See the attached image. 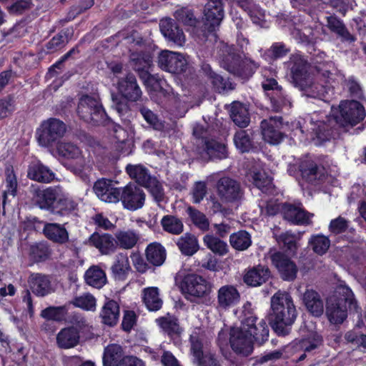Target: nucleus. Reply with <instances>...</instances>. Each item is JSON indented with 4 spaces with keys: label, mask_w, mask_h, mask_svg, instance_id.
<instances>
[{
    "label": "nucleus",
    "mask_w": 366,
    "mask_h": 366,
    "mask_svg": "<svg viewBox=\"0 0 366 366\" xmlns=\"http://www.w3.org/2000/svg\"><path fill=\"white\" fill-rule=\"evenodd\" d=\"M332 119L327 122L319 121L314 125L312 130L317 139L322 142L330 140L334 136V126L338 124L342 127L357 125L362 122L366 112L363 105L356 100L341 101L338 107H332L331 110Z\"/></svg>",
    "instance_id": "1"
},
{
    "label": "nucleus",
    "mask_w": 366,
    "mask_h": 366,
    "mask_svg": "<svg viewBox=\"0 0 366 366\" xmlns=\"http://www.w3.org/2000/svg\"><path fill=\"white\" fill-rule=\"evenodd\" d=\"M270 324L274 331L285 337L297 317V310L292 297L286 292H277L271 298Z\"/></svg>",
    "instance_id": "2"
},
{
    "label": "nucleus",
    "mask_w": 366,
    "mask_h": 366,
    "mask_svg": "<svg viewBox=\"0 0 366 366\" xmlns=\"http://www.w3.org/2000/svg\"><path fill=\"white\" fill-rule=\"evenodd\" d=\"M291 78L295 86L307 97L322 99L327 93V88L313 81L308 72V63L300 55H292L289 61Z\"/></svg>",
    "instance_id": "3"
},
{
    "label": "nucleus",
    "mask_w": 366,
    "mask_h": 366,
    "mask_svg": "<svg viewBox=\"0 0 366 366\" xmlns=\"http://www.w3.org/2000/svg\"><path fill=\"white\" fill-rule=\"evenodd\" d=\"M347 305L350 310L356 308L354 294L347 286L339 285L326 303V315L332 324L339 325L344 322L347 316Z\"/></svg>",
    "instance_id": "4"
},
{
    "label": "nucleus",
    "mask_w": 366,
    "mask_h": 366,
    "mask_svg": "<svg viewBox=\"0 0 366 366\" xmlns=\"http://www.w3.org/2000/svg\"><path fill=\"white\" fill-rule=\"evenodd\" d=\"M219 58L222 68L244 79L251 76L259 67V64L251 59L242 60L239 51L233 46L223 45Z\"/></svg>",
    "instance_id": "5"
},
{
    "label": "nucleus",
    "mask_w": 366,
    "mask_h": 366,
    "mask_svg": "<svg viewBox=\"0 0 366 366\" xmlns=\"http://www.w3.org/2000/svg\"><path fill=\"white\" fill-rule=\"evenodd\" d=\"M77 113L84 121L94 125H104L109 121L99 100L89 95L79 99Z\"/></svg>",
    "instance_id": "6"
},
{
    "label": "nucleus",
    "mask_w": 366,
    "mask_h": 366,
    "mask_svg": "<svg viewBox=\"0 0 366 366\" xmlns=\"http://www.w3.org/2000/svg\"><path fill=\"white\" fill-rule=\"evenodd\" d=\"M126 171L132 179L149 190L155 201L163 200L164 193L161 183L149 174L145 167L141 164H128Z\"/></svg>",
    "instance_id": "7"
},
{
    "label": "nucleus",
    "mask_w": 366,
    "mask_h": 366,
    "mask_svg": "<svg viewBox=\"0 0 366 366\" xmlns=\"http://www.w3.org/2000/svg\"><path fill=\"white\" fill-rule=\"evenodd\" d=\"M66 132V124L56 118H49L44 121L37 130V140L40 146L51 147L61 139Z\"/></svg>",
    "instance_id": "8"
},
{
    "label": "nucleus",
    "mask_w": 366,
    "mask_h": 366,
    "mask_svg": "<svg viewBox=\"0 0 366 366\" xmlns=\"http://www.w3.org/2000/svg\"><path fill=\"white\" fill-rule=\"evenodd\" d=\"M220 200L225 203H237L244 198V189L241 184L229 177L220 178L216 185Z\"/></svg>",
    "instance_id": "9"
},
{
    "label": "nucleus",
    "mask_w": 366,
    "mask_h": 366,
    "mask_svg": "<svg viewBox=\"0 0 366 366\" xmlns=\"http://www.w3.org/2000/svg\"><path fill=\"white\" fill-rule=\"evenodd\" d=\"M56 151L58 154L64 158L76 160V164L71 167L72 172L82 177L84 180L87 179L84 169H89V165H88L86 159L81 156V152L76 145L71 142H59Z\"/></svg>",
    "instance_id": "10"
},
{
    "label": "nucleus",
    "mask_w": 366,
    "mask_h": 366,
    "mask_svg": "<svg viewBox=\"0 0 366 366\" xmlns=\"http://www.w3.org/2000/svg\"><path fill=\"white\" fill-rule=\"evenodd\" d=\"M33 203L41 209L51 210L54 203L61 194V187L59 186L49 187L43 189L36 184L30 187Z\"/></svg>",
    "instance_id": "11"
},
{
    "label": "nucleus",
    "mask_w": 366,
    "mask_h": 366,
    "mask_svg": "<svg viewBox=\"0 0 366 366\" xmlns=\"http://www.w3.org/2000/svg\"><path fill=\"white\" fill-rule=\"evenodd\" d=\"M268 257L283 280L290 282L296 279L298 267L287 255L282 252L271 249L268 252Z\"/></svg>",
    "instance_id": "12"
},
{
    "label": "nucleus",
    "mask_w": 366,
    "mask_h": 366,
    "mask_svg": "<svg viewBox=\"0 0 366 366\" xmlns=\"http://www.w3.org/2000/svg\"><path fill=\"white\" fill-rule=\"evenodd\" d=\"M229 342L233 351L243 356H249L253 351V340L243 323L241 327H232Z\"/></svg>",
    "instance_id": "13"
},
{
    "label": "nucleus",
    "mask_w": 366,
    "mask_h": 366,
    "mask_svg": "<svg viewBox=\"0 0 366 366\" xmlns=\"http://www.w3.org/2000/svg\"><path fill=\"white\" fill-rule=\"evenodd\" d=\"M182 292L196 297H202L211 292L212 284L196 274L186 275L181 284Z\"/></svg>",
    "instance_id": "14"
},
{
    "label": "nucleus",
    "mask_w": 366,
    "mask_h": 366,
    "mask_svg": "<svg viewBox=\"0 0 366 366\" xmlns=\"http://www.w3.org/2000/svg\"><path fill=\"white\" fill-rule=\"evenodd\" d=\"M159 66L172 74H181L185 71L187 61L185 57L177 52L163 51L158 56Z\"/></svg>",
    "instance_id": "15"
},
{
    "label": "nucleus",
    "mask_w": 366,
    "mask_h": 366,
    "mask_svg": "<svg viewBox=\"0 0 366 366\" xmlns=\"http://www.w3.org/2000/svg\"><path fill=\"white\" fill-rule=\"evenodd\" d=\"M121 201L126 209L137 210L143 207L145 194L138 186L129 184L122 189Z\"/></svg>",
    "instance_id": "16"
},
{
    "label": "nucleus",
    "mask_w": 366,
    "mask_h": 366,
    "mask_svg": "<svg viewBox=\"0 0 366 366\" xmlns=\"http://www.w3.org/2000/svg\"><path fill=\"white\" fill-rule=\"evenodd\" d=\"M204 29L210 33L219 26L224 17L222 0H209L204 7Z\"/></svg>",
    "instance_id": "17"
},
{
    "label": "nucleus",
    "mask_w": 366,
    "mask_h": 366,
    "mask_svg": "<svg viewBox=\"0 0 366 366\" xmlns=\"http://www.w3.org/2000/svg\"><path fill=\"white\" fill-rule=\"evenodd\" d=\"M282 117H274L264 119L261 122L262 134L264 139L269 144H276L282 139Z\"/></svg>",
    "instance_id": "18"
},
{
    "label": "nucleus",
    "mask_w": 366,
    "mask_h": 366,
    "mask_svg": "<svg viewBox=\"0 0 366 366\" xmlns=\"http://www.w3.org/2000/svg\"><path fill=\"white\" fill-rule=\"evenodd\" d=\"M118 89L122 95L130 102L139 101L142 95L135 76L131 73H128L125 77L118 81Z\"/></svg>",
    "instance_id": "19"
},
{
    "label": "nucleus",
    "mask_w": 366,
    "mask_h": 366,
    "mask_svg": "<svg viewBox=\"0 0 366 366\" xmlns=\"http://www.w3.org/2000/svg\"><path fill=\"white\" fill-rule=\"evenodd\" d=\"M88 244L97 249L102 255H109L117 250L114 237L109 233L94 232L89 237Z\"/></svg>",
    "instance_id": "20"
},
{
    "label": "nucleus",
    "mask_w": 366,
    "mask_h": 366,
    "mask_svg": "<svg viewBox=\"0 0 366 366\" xmlns=\"http://www.w3.org/2000/svg\"><path fill=\"white\" fill-rule=\"evenodd\" d=\"M257 317L250 315L243 320L244 328L247 329L252 340L254 339L259 345L263 344L268 340L269 329L264 320H262L257 325Z\"/></svg>",
    "instance_id": "21"
},
{
    "label": "nucleus",
    "mask_w": 366,
    "mask_h": 366,
    "mask_svg": "<svg viewBox=\"0 0 366 366\" xmlns=\"http://www.w3.org/2000/svg\"><path fill=\"white\" fill-rule=\"evenodd\" d=\"M240 300L238 290L232 285H224L217 291V308L226 310L235 306Z\"/></svg>",
    "instance_id": "22"
},
{
    "label": "nucleus",
    "mask_w": 366,
    "mask_h": 366,
    "mask_svg": "<svg viewBox=\"0 0 366 366\" xmlns=\"http://www.w3.org/2000/svg\"><path fill=\"white\" fill-rule=\"evenodd\" d=\"M282 212L285 219L297 225L310 224V219L313 216L302 208L290 204H283Z\"/></svg>",
    "instance_id": "23"
},
{
    "label": "nucleus",
    "mask_w": 366,
    "mask_h": 366,
    "mask_svg": "<svg viewBox=\"0 0 366 366\" xmlns=\"http://www.w3.org/2000/svg\"><path fill=\"white\" fill-rule=\"evenodd\" d=\"M29 282L33 293L39 297H44L54 292L49 276L40 273L31 274Z\"/></svg>",
    "instance_id": "24"
},
{
    "label": "nucleus",
    "mask_w": 366,
    "mask_h": 366,
    "mask_svg": "<svg viewBox=\"0 0 366 366\" xmlns=\"http://www.w3.org/2000/svg\"><path fill=\"white\" fill-rule=\"evenodd\" d=\"M300 171L302 177L310 183L322 180L325 177V169L323 167L317 165L312 159H305L300 164Z\"/></svg>",
    "instance_id": "25"
},
{
    "label": "nucleus",
    "mask_w": 366,
    "mask_h": 366,
    "mask_svg": "<svg viewBox=\"0 0 366 366\" xmlns=\"http://www.w3.org/2000/svg\"><path fill=\"white\" fill-rule=\"evenodd\" d=\"M112 274L116 281H125L132 271L129 257L127 254L118 253L111 267Z\"/></svg>",
    "instance_id": "26"
},
{
    "label": "nucleus",
    "mask_w": 366,
    "mask_h": 366,
    "mask_svg": "<svg viewBox=\"0 0 366 366\" xmlns=\"http://www.w3.org/2000/svg\"><path fill=\"white\" fill-rule=\"evenodd\" d=\"M326 26L332 33L340 38L342 42L351 44L356 41L355 35L349 31L344 22L337 16L334 15L327 16Z\"/></svg>",
    "instance_id": "27"
},
{
    "label": "nucleus",
    "mask_w": 366,
    "mask_h": 366,
    "mask_svg": "<svg viewBox=\"0 0 366 366\" xmlns=\"http://www.w3.org/2000/svg\"><path fill=\"white\" fill-rule=\"evenodd\" d=\"M159 26L162 34L169 41H173L178 46L184 44L185 36L182 30L170 19L161 20Z\"/></svg>",
    "instance_id": "28"
},
{
    "label": "nucleus",
    "mask_w": 366,
    "mask_h": 366,
    "mask_svg": "<svg viewBox=\"0 0 366 366\" xmlns=\"http://www.w3.org/2000/svg\"><path fill=\"white\" fill-rule=\"evenodd\" d=\"M42 232L48 239L56 244H63L69 241V232L63 224L46 222Z\"/></svg>",
    "instance_id": "29"
},
{
    "label": "nucleus",
    "mask_w": 366,
    "mask_h": 366,
    "mask_svg": "<svg viewBox=\"0 0 366 366\" xmlns=\"http://www.w3.org/2000/svg\"><path fill=\"white\" fill-rule=\"evenodd\" d=\"M29 179L40 183H50L55 178V174L41 162L32 163L27 171Z\"/></svg>",
    "instance_id": "30"
},
{
    "label": "nucleus",
    "mask_w": 366,
    "mask_h": 366,
    "mask_svg": "<svg viewBox=\"0 0 366 366\" xmlns=\"http://www.w3.org/2000/svg\"><path fill=\"white\" fill-rule=\"evenodd\" d=\"M307 310L315 317H320L324 312V304L320 295L313 290H307L302 297Z\"/></svg>",
    "instance_id": "31"
},
{
    "label": "nucleus",
    "mask_w": 366,
    "mask_h": 366,
    "mask_svg": "<svg viewBox=\"0 0 366 366\" xmlns=\"http://www.w3.org/2000/svg\"><path fill=\"white\" fill-rule=\"evenodd\" d=\"M80 339L79 332L75 327L63 328L56 335L57 345L62 349H69L78 345Z\"/></svg>",
    "instance_id": "32"
},
{
    "label": "nucleus",
    "mask_w": 366,
    "mask_h": 366,
    "mask_svg": "<svg viewBox=\"0 0 366 366\" xmlns=\"http://www.w3.org/2000/svg\"><path fill=\"white\" fill-rule=\"evenodd\" d=\"M202 144L204 149L202 157L204 158L222 159L227 157V150L225 144L213 139H205Z\"/></svg>",
    "instance_id": "33"
},
{
    "label": "nucleus",
    "mask_w": 366,
    "mask_h": 366,
    "mask_svg": "<svg viewBox=\"0 0 366 366\" xmlns=\"http://www.w3.org/2000/svg\"><path fill=\"white\" fill-rule=\"evenodd\" d=\"M270 277L267 267L261 265L249 269L244 276V282L249 286L257 287L266 282Z\"/></svg>",
    "instance_id": "34"
},
{
    "label": "nucleus",
    "mask_w": 366,
    "mask_h": 366,
    "mask_svg": "<svg viewBox=\"0 0 366 366\" xmlns=\"http://www.w3.org/2000/svg\"><path fill=\"white\" fill-rule=\"evenodd\" d=\"M125 357L122 346L117 344L109 345L104 349V366H120Z\"/></svg>",
    "instance_id": "35"
},
{
    "label": "nucleus",
    "mask_w": 366,
    "mask_h": 366,
    "mask_svg": "<svg viewBox=\"0 0 366 366\" xmlns=\"http://www.w3.org/2000/svg\"><path fill=\"white\" fill-rule=\"evenodd\" d=\"M117 248L131 249L135 247L139 239V234L132 229L119 230L114 234Z\"/></svg>",
    "instance_id": "36"
},
{
    "label": "nucleus",
    "mask_w": 366,
    "mask_h": 366,
    "mask_svg": "<svg viewBox=\"0 0 366 366\" xmlns=\"http://www.w3.org/2000/svg\"><path fill=\"white\" fill-rule=\"evenodd\" d=\"M100 317L104 324L109 326L115 325L119 317V307L118 303L112 300L107 301L102 307Z\"/></svg>",
    "instance_id": "37"
},
{
    "label": "nucleus",
    "mask_w": 366,
    "mask_h": 366,
    "mask_svg": "<svg viewBox=\"0 0 366 366\" xmlns=\"http://www.w3.org/2000/svg\"><path fill=\"white\" fill-rule=\"evenodd\" d=\"M203 70L214 89L219 93L233 90L234 89V86L230 81L212 71L209 65L204 66Z\"/></svg>",
    "instance_id": "38"
},
{
    "label": "nucleus",
    "mask_w": 366,
    "mask_h": 366,
    "mask_svg": "<svg viewBox=\"0 0 366 366\" xmlns=\"http://www.w3.org/2000/svg\"><path fill=\"white\" fill-rule=\"evenodd\" d=\"M230 117L239 127H246L250 121L248 109L240 102H233L230 109Z\"/></svg>",
    "instance_id": "39"
},
{
    "label": "nucleus",
    "mask_w": 366,
    "mask_h": 366,
    "mask_svg": "<svg viewBox=\"0 0 366 366\" xmlns=\"http://www.w3.org/2000/svg\"><path fill=\"white\" fill-rule=\"evenodd\" d=\"M129 61L132 67L138 73L139 78L142 77L143 73H149L152 63L149 56L135 52L131 53Z\"/></svg>",
    "instance_id": "40"
},
{
    "label": "nucleus",
    "mask_w": 366,
    "mask_h": 366,
    "mask_svg": "<svg viewBox=\"0 0 366 366\" xmlns=\"http://www.w3.org/2000/svg\"><path fill=\"white\" fill-rule=\"evenodd\" d=\"M84 279L86 284L98 289L102 288L107 283L104 271L97 265L92 266L86 270Z\"/></svg>",
    "instance_id": "41"
},
{
    "label": "nucleus",
    "mask_w": 366,
    "mask_h": 366,
    "mask_svg": "<svg viewBox=\"0 0 366 366\" xmlns=\"http://www.w3.org/2000/svg\"><path fill=\"white\" fill-rule=\"evenodd\" d=\"M177 244L181 252L187 256H192L196 253L199 248L197 237L189 233H186L177 241Z\"/></svg>",
    "instance_id": "42"
},
{
    "label": "nucleus",
    "mask_w": 366,
    "mask_h": 366,
    "mask_svg": "<svg viewBox=\"0 0 366 366\" xmlns=\"http://www.w3.org/2000/svg\"><path fill=\"white\" fill-rule=\"evenodd\" d=\"M143 300L150 311L159 310L162 306V300L159 297V289L155 287L144 289Z\"/></svg>",
    "instance_id": "43"
},
{
    "label": "nucleus",
    "mask_w": 366,
    "mask_h": 366,
    "mask_svg": "<svg viewBox=\"0 0 366 366\" xmlns=\"http://www.w3.org/2000/svg\"><path fill=\"white\" fill-rule=\"evenodd\" d=\"M322 342V337L317 332H312L306 337L299 340L297 346L305 352H310L319 348Z\"/></svg>",
    "instance_id": "44"
},
{
    "label": "nucleus",
    "mask_w": 366,
    "mask_h": 366,
    "mask_svg": "<svg viewBox=\"0 0 366 366\" xmlns=\"http://www.w3.org/2000/svg\"><path fill=\"white\" fill-rule=\"evenodd\" d=\"M147 260L152 264L159 266L166 258V251L159 243H152L146 249Z\"/></svg>",
    "instance_id": "45"
},
{
    "label": "nucleus",
    "mask_w": 366,
    "mask_h": 366,
    "mask_svg": "<svg viewBox=\"0 0 366 366\" xmlns=\"http://www.w3.org/2000/svg\"><path fill=\"white\" fill-rule=\"evenodd\" d=\"M253 184L262 192H269L273 189L272 179L264 171L254 170L250 173Z\"/></svg>",
    "instance_id": "46"
},
{
    "label": "nucleus",
    "mask_w": 366,
    "mask_h": 366,
    "mask_svg": "<svg viewBox=\"0 0 366 366\" xmlns=\"http://www.w3.org/2000/svg\"><path fill=\"white\" fill-rule=\"evenodd\" d=\"M140 79L143 81L152 97L154 93L159 94L164 97L167 95V92L163 89L162 85V80L159 76L152 75L149 72L143 73Z\"/></svg>",
    "instance_id": "47"
},
{
    "label": "nucleus",
    "mask_w": 366,
    "mask_h": 366,
    "mask_svg": "<svg viewBox=\"0 0 366 366\" xmlns=\"http://www.w3.org/2000/svg\"><path fill=\"white\" fill-rule=\"evenodd\" d=\"M270 102L272 109L277 112L285 109H288L292 106L290 98L282 89L277 90L275 93H271Z\"/></svg>",
    "instance_id": "48"
},
{
    "label": "nucleus",
    "mask_w": 366,
    "mask_h": 366,
    "mask_svg": "<svg viewBox=\"0 0 366 366\" xmlns=\"http://www.w3.org/2000/svg\"><path fill=\"white\" fill-rule=\"evenodd\" d=\"M29 254L36 262H42L49 259L51 249L46 242H40L30 246Z\"/></svg>",
    "instance_id": "49"
},
{
    "label": "nucleus",
    "mask_w": 366,
    "mask_h": 366,
    "mask_svg": "<svg viewBox=\"0 0 366 366\" xmlns=\"http://www.w3.org/2000/svg\"><path fill=\"white\" fill-rule=\"evenodd\" d=\"M229 242L236 250L244 251L252 244L251 236L247 232L240 230L230 235Z\"/></svg>",
    "instance_id": "50"
},
{
    "label": "nucleus",
    "mask_w": 366,
    "mask_h": 366,
    "mask_svg": "<svg viewBox=\"0 0 366 366\" xmlns=\"http://www.w3.org/2000/svg\"><path fill=\"white\" fill-rule=\"evenodd\" d=\"M156 322L163 331L169 336L179 335L182 332V328L179 326L178 320L173 316L162 317L157 319Z\"/></svg>",
    "instance_id": "51"
},
{
    "label": "nucleus",
    "mask_w": 366,
    "mask_h": 366,
    "mask_svg": "<svg viewBox=\"0 0 366 366\" xmlns=\"http://www.w3.org/2000/svg\"><path fill=\"white\" fill-rule=\"evenodd\" d=\"M6 189L3 193L2 205L4 207L9 195L15 197L17 189V180L13 167L9 166L5 169Z\"/></svg>",
    "instance_id": "52"
},
{
    "label": "nucleus",
    "mask_w": 366,
    "mask_h": 366,
    "mask_svg": "<svg viewBox=\"0 0 366 366\" xmlns=\"http://www.w3.org/2000/svg\"><path fill=\"white\" fill-rule=\"evenodd\" d=\"M161 224L165 232L172 234L178 235L183 232L184 224L182 220L173 215L164 216Z\"/></svg>",
    "instance_id": "53"
},
{
    "label": "nucleus",
    "mask_w": 366,
    "mask_h": 366,
    "mask_svg": "<svg viewBox=\"0 0 366 366\" xmlns=\"http://www.w3.org/2000/svg\"><path fill=\"white\" fill-rule=\"evenodd\" d=\"M114 137L117 139V147L124 154L131 152L132 141L129 139L128 132L122 127L114 129Z\"/></svg>",
    "instance_id": "54"
},
{
    "label": "nucleus",
    "mask_w": 366,
    "mask_h": 366,
    "mask_svg": "<svg viewBox=\"0 0 366 366\" xmlns=\"http://www.w3.org/2000/svg\"><path fill=\"white\" fill-rule=\"evenodd\" d=\"M308 244L315 253L323 255L330 248V240L325 235L316 234L310 238Z\"/></svg>",
    "instance_id": "55"
},
{
    "label": "nucleus",
    "mask_w": 366,
    "mask_h": 366,
    "mask_svg": "<svg viewBox=\"0 0 366 366\" xmlns=\"http://www.w3.org/2000/svg\"><path fill=\"white\" fill-rule=\"evenodd\" d=\"M189 342L190 351L197 362L204 357L205 353H209L204 350L202 339L198 332H194L190 335Z\"/></svg>",
    "instance_id": "56"
},
{
    "label": "nucleus",
    "mask_w": 366,
    "mask_h": 366,
    "mask_svg": "<svg viewBox=\"0 0 366 366\" xmlns=\"http://www.w3.org/2000/svg\"><path fill=\"white\" fill-rule=\"evenodd\" d=\"M203 241L205 245L215 254L223 256L228 252L227 243L213 235H205Z\"/></svg>",
    "instance_id": "57"
},
{
    "label": "nucleus",
    "mask_w": 366,
    "mask_h": 366,
    "mask_svg": "<svg viewBox=\"0 0 366 366\" xmlns=\"http://www.w3.org/2000/svg\"><path fill=\"white\" fill-rule=\"evenodd\" d=\"M274 237L277 242L280 244H282L287 250L295 253L297 249V242L300 239V237L297 234L287 231L280 235L274 234Z\"/></svg>",
    "instance_id": "58"
},
{
    "label": "nucleus",
    "mask_w": 366,
    "mask_h": 366,
    "mask_svg": "<svg viewBox=\"0 0 366 366\" xmlns=\"http://www.w3.org/2000/svg\"><path fill=\"white\" fill-rule=\"evenodd\" d=\"M187 213L190 217L193 224L201 230L205 232L209 229V222L206 215L198 209L189 207Z\"/></svg>",
    "instance_id": "59"
},
{
    "label": "nucleus",
    "mask_w": 366,
    "mask_h": 366,
    "mask_svg": "<svg viewBox=\"0 0 366 366\" xmlns=\"http://www.w3.org/2000/svg\"><path fill=\"white\" fill-rule=\"evenodd\" d=\"M68 312L66 305L60 307H49L43 310L41 316L49 320L61 321Z\"/></svg>",
    "instance_id": "60"
},
{
    "label": "nucleus",
    "mask_w": 366,
    "mask_h": 366,
    "mask_svg": "<svg viewBox=\"0 0 366 366\" xmlns=\"http://www.w3.org/2000/svg\"><path fill=\"white\" fill-rule=\"evenodd\" d=\"M71 304L84 310L94 311L96 309V299L89 293L74 297Z\"/></svg>",
    "instance_id": "61"
},
{
    "label": "nucleus",
    "mask_w": 366,
    "mask_h": 366,
    "mask_svg": "<svg viewBox=\"0 0 366 366\" xmlns=\"http://www.w3.org/2000/svg\"><path fill=\"white\" fill-rule=\"evenodd\" d=\"M236 147L241 152H248L252 146L251 138L246 130H239L234 136Z\"/></svg>",
    "instance_id": "62"
},
{
    "label": "nucleus",
    "mask_w": 366,
    "mask_h": 366,
    "mask_svg": "<svg viewBox=\"0 0 366 366\" xmlns=\"http://www.w3.org/2000/svg\"><path fill=\"white\" fill-rule=\"evenodd\" d=\"M175 19L187 26H195L197 20L192 11L187 7H182L174 12Z\"/></svg>",
    "instance_id": "63"
},
{
    "label": "nucleus",
    "mask_w": 366,
    "mask_h": 366,
    "mask_svg": "<svg viewBox=\"0 0 366 366\" xmlns=\"http://www.w3.org/2000/svg\"><path fill=\"white\" fill-rule=\"evenodd\" d=\"M57 204L59 207L58 213L61 215L70 213L77 207V203L71 198L64 195L62 190L61 196L57 199Z\"/></svg>",
    "instance_id": "64"
}]
</instances>
